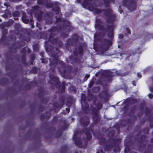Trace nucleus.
Returning <instances> with one entry per match:
<instances>
[{
    "label": "nucleus",
    "instance_id": "5",
    "mask_svg": "<svg viewBox=\"0 0 153 153\" xmlns=\"http://www.w3.org/2000/svg\"><path fill=\"white\" fill-rule=\"evenodd\" d=\"M100 107H101V104H100Z\"/></svg>",
    "mask_w": 153,
    "mask_h": 153
},
{
    "label": "nucleus",
    "instance_id": "6",
    "mask_svg": "<svg viewBox=\"0 0 153 153\" xmlns=\"http://www.w3.org/2000/svg\"><path fill=\"white\" fill-rule=\"evenodd\" d=\"M118 47L119 48H120V46H119V45H118Z\"/></svg>",
    "mask_w": 153,
    "mask_h": 153
},
{
    "label": "nucleus",
    "instance_id": "2",
    "mask_svg": "<svg viewBox=\"0 0 153 153\" xmlns=\"http://www.w3.org/2000/svg\"><path fill=\"white\" fill-rule=\"evenodd\" d=\"M119 37L120 39H121L123 38V36L122 35L120 34L119 36Z\"/></svg>",
    "mask_w": 153,
    "mask_h": 153
},
{
    "label": "nucleus",
    "instance_id": "4",
    "mask_svg": "<svg viewBox=\"0 0 153 153\" xmlns=\"http://www.w3.org/2000/svg\"><path fill=\"white\" fill-rule=\"evenodd\" d=\"M86 77L87 78H88L89 77V75H86Z\"/></svg>",
    "mask_w": 153,
    "mask_h": 153
},
{
    "label": "nucleus",
    "instance_id": "1",
    "mask_svg": "<svg viewBox=\"0 0 153 153\" xmlns=\"http://www.w3.org/2000/svg\"><path fill=\"white\" fill-rule=\"evenodd\" d=\"M148 96L150 98H151L153 97V95L152 94H149Z\"/></svg>",
    "mask_w": 153,
    "mask_h": 153
},
{
    "label": "nucleus",
    "instance_id": "3",
    "mask_svg": "<svg viewBox=\"0 0 153 153\" xmlns=\"http://www.w3.org/2000/svg\"><path fill=\"white\" fill-rule=\"evenodd\" d=\"M66 109L67 111V113H69V109L68 108H66Z\"/></svg>",
    "mask_w": 153,
    "mask_h": 153
},
{
    "label": "nucleus",
    "instance_id": "7",
    "mask_svg": "<svg viewBox=\"0 0 153 153\" xmlns=\"http://www.w3.org/2000/svg\"><path fill=\"white\" fill-rule=\"evenodd\" d=\"M141 77V76H140V77Z\"/></svg>",
    "mask_w": 153,
    "mask_h": 153
}]
</instances>
